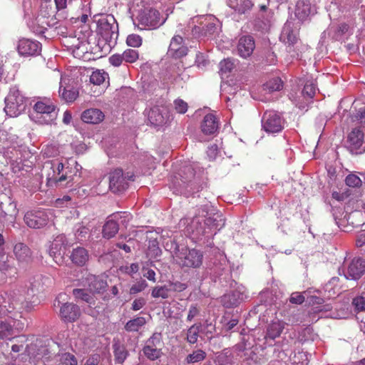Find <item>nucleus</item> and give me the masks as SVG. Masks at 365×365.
Returning <instances> with one entry per match:
<instances>
[{"label":"nucleus","instance_id":"obj_1","mask_svg":"<svg viewBox=\"0 0 365 365\" xmlns=\"http://www.w3.org/2000/svg\"><path fill=\"white\" fill-rule=\"evenodd\" d=\"M225 225V220L220 213L212 216L204 217L195 216L186 226L187 232L189 234L196 236L205 235H215L217 231L222 229Z\"/></svg>","mask_w":365,"mask_h":365},{"label":"nucleus","instance_id":"obj_2","mask_svg":"<svg viewBox=\"0 0 365 365\" xmlns=\"http://www.w3.org/2000/svg\"><path fill=\"white\" fill-rule=\"evenodd\" d=\"M57 114L55 105L49 99H45L35 103L30 118L38 124H51L56 119Z\"/></svg>","mask_w":365,"mask_h":365},{"label":"nucleus","instance_id":"obj_3","mask_svg":"<svg viewBox=\"0 0 365 365\" xmlns=\"http://www.w3.org/2000/svg\"><path fill=\"white\" fill-rule=\"evenodd\" d=\"M48 187H60L68 179L67 172L64 170V165L57 160L47 161L43 168Z\"/></svg>","mask_w":365,"mask_h":365},{"label":"nucleus","instance_id":"obj_4","mask_svg":"<svg viewBox=\"0 0 365 365\" xmlns=\"http://www.w3.org/2000/svg\"><path fill=\"white\" fill-rule=\"evenodd\" d=\"M118 29V24L113 15L102 17L98 21V34L110 46L116 43Z\"/></svg>","mask_w":365,"mask_h":365},{"label":"nucleus","instance_id":"obj_5","mask_svg":"<svg viewBox=\"0 0 365 365\" xmlns=\"http://www.w3.org/2000/svg\"><path fill=\"white\" fill-rule=\"evenodd\" d=\"M4 111L9 117H16L26 109V101L24 97L16 88L10 89L9 93L5 98Z\"/></svg>","mask_w":365,"mask_h":365},{"label":"nucleus","instance_id":"obj_6","mask_svg":"<svg viewBox=\"0 0 365 365\" xmlns=\"http://www.w3.org/2000/svg\"><path fill=\"white\" fill-rule=\"evenodd\" d=\"M138 26L140 29H155L162 26L166 18L160 16V12L154 9H145L140 11L138 17Z\"/></svg>","mask_w":365,"mask_h":365},{"label":"nucleus","instance_id":"obj_7","mask_svg":"<svg viewBox=\"0 0 365 365\" xmlns=\"http://www.w3.org/2000/svg\"><path fill=\"white\" fill-rule=\"evenodd\" d=\"M195 171L192 165H185L171 181L170 188L175 194L187 195L189 182L193 178Z\"/></svg>","mask_w":365,"mask_h":365},{"label":"nucleus","instance_id":"obj_8","mask_svg":"<svg viewBox=\"0 0 365 365\" xmlns=\"http://www.w3.org/2000/svg\"><path fill=\"white\" fill-rule=\"evenodd\" d=\"M53 16V9L50 6V10L46 14L38 13L34 19L29 20L27 24L34 33L43 34L48 27L53 26L56 24Z\"/></svg>","mask_w":365,"mask_h":365},{"label":"nucleus","instance_id":"obj_9","mask_svg":"<svg viewBox=\"0 0 365 365\" xmlns=\"http://www.w3.org/2000/svg\"><path fill=\"white\" fill-rule=\"evenodd\" d=\"M130 218V214L126 212H117L110 215L103 226V237L108 239L114 237L119 230L117 220H120L122 224H125L128 222Z\"/></svg>","mask_w":365,"mask_h":365},{"label":"nucleus","instance_id":"obj_10","mask_svg":"<svg viewBox=\"0 0 365 365\" xmlns=\"http://www.w3.org/2000/svg\"><path fill=\"white\" fill-rule=\"evenodd\" d=\"M69 246L67 238L64 235L56 236L48 247V255L58 264L61 265L64 262V255L67 247Z\"/></svg>","mask_w":365,"mask_h":365},{"label":"nucleus","instance_id":"obj_11","mask_svg":"<svg viewBox=\"0 0 365 365\" xmlns=\"http://www.w3.org/2000/svg\"><path fill=\"white\" fill-rule=\"evenodd\" d=\"M284 124V119L273 110L266 111L262 118V128L268 133H277L282 131Z\"/></svg>","mask_w":365,"mask_h":365},{"label":"nucleus","instance_id":"obj_12","mask_svg":"<svg viewBox=\"0 0 365 365\" xmlns=\"http://www.w3.org/2000/svg\"><path fill=\"white\" fill-rule=\"evenodd\" d=\"M66 297V294L63 293L57 297L58 306H60L59 316L64 322H73L79 318L81 310L76 304L73 303H61L60 300H64Z\"/></svg>","mask_w":365,"mask_h":365},{"label":"nucleus","instance_id":"obj_13","mask_svg":"<svg viewBox=\"0 0 365 365\" xmlns=\"http://www.w3.org/2000/svg\"><path fill=\"white\" fill-rule=\"evenodd\" d=\"M162 336L160 333H154L145 342L143 347V353L148 359L154 361L162 355L160 349Z\"/></svg>","mask_w":365,"mask_h":365},{"label":"nucleus","instance_id":"obj_14","mask_svg":"<svg viewBox=\"0 0 365 365\" xmlns=\"http://www.w3.org/2000/svg\"><path fill=\"white\" fill-rule=\"evenodd\" d=\"M179 263L188 267H198L202 262V253L195 249L182 250L177 256Z\"/></svg>","mask_w":365,"mask_h":365},{"label":"nucleus","instance_id":"obj_15","mask_svg":"<svg viewBox=\"0 0 365 365\" xmlns=\"http://www.w3.org/2000/svg\"><path fill=\"white\" fill-rule=\"evenodd\" d=\"M17 50L21 56H36L41 51V44L38 41L22 38L18 41Z\"/></svg>","mask_w":365,"mask_h":365},{"label":"nucleus","instance_id":"obj_16","mask_svg":"<svg viewBox=\"0 0 365 365\" xmlns=\"http://www.w3.org/2000/svg\"><path fill=\"white\" fill-rule=\"evenodd\" d=\"M133 175L125 177L121 169H115L110 173V188L113 192H120L128 187L126 178L132 180Z\"/></svg>","mask_w":365,"mask_h":365},{"label":"nucleus","instance_id":"obj_17","mask_svg":"<svg viewBox=\"0 0 365 365\" xmlns=\"http://www.w3.org/2000/svg\"><path fill=\"white\" fill-rule=\"evenodd\" d=\"M346 279H359L365 272V261L361 258H354L345 270L342 269Z\"/></svg>","mask_w":365,"mask_h":365},{"label":"nucleus","instance_id":"obj_18","mask_svg":"<svg viewBox=\"0 0 365 365\" xmlns=\"http://www.w3.org/2000/svg\"><path fill=\"white\" fill-rule=\"evenodd\" d=\"M71 79L66 76H61L59 95L67 103L73 102L78 96V91L68 85Z\"/></svg>","mask_w":365,"mask_h":365},{"label":"nucleus","instance_id":"obj_19","mask_svg":"<svg viewBox=\"0 0 365 365\" xmlns=\"http://www.w3.org/2000/svg\"><path fill=\"white\" fill-rule=\"evenodd\" d=\"M48 216L44 211L27 212L24 215L25 223L31 228L39 229L46 225Z\"/></svg>","mask_w":365,"mask_h":365},{"label":"nucleus","instance_id":"obj_20","mask_svg":"<svg viewBox=\"0 0 365 365\" xmlns=\"http://www.w3.org/2000/svg\"><path fill=\"white\" fill-rule=\"evenodd\" d=\"M247 297L245 289L243 287H238L236 289L224 294L221 302L224 307L230 308L237 306Z\"/></svg>","mask_w":365,"mask_h":365},{"label":"nucleus","instance_id":"obj_21","mask_svg":"<svg viewBox=\"0 0 365 365\" xmlns=\"http://www.w3.org/2000/svg\"><path fill=\"white\" fill-rule=\"evenodd\" d=\"M187 53V48L185 46L182 38L179 35L174 36L170 41L168 55L175 58H180L185 56Z\"/></svg>","mask_w":365,"mask_h":365},{"label":"nucleus","instance_id":"obj_22","mask_svg":"<svg viewBox=\"0 0 365 365\" xmlns=\"http://www.w3.org/2000/svg\"><path fill=\"white\" fill-rule=\"evenodd\" d=\"M364 142V133L359 128H354L348 135V147L352 153H361L359 150Z\"/></svg>","mask_w":365,"mask_h":365},{"label":"nucleus","instance_id":"obj_23","mask_svg":"<svg viewBox=\"0 0 365 365\" xmlns=\"http://www.w3.org/2000/svg\"><path fill=\"white\" fill-rule=\"evenodd\" d=\"M315 11V7L311 5L309 0H299L296 4L295 16L299 21H304Z\"/></svg>","mask_w":365,"mask_h":365},{"label":"nucleus","instance_id":"obj_24","mask_svg":"<svg viewBox=\"0 0 365 365\" xmlns=\"http://www.w3.org/2000/svg\"><path fill=\"white\" fill-rule=\"evenodd\" d=\"M255 48L253 38L250 36H245L240 38L237 45L239 55L242 58L249 57Z\"/></svg>","mask_w":365,"mask_h":365},{"label":"nucleus","instance_id":"obj_25","mask_svg":"<svg viewBox=\"0 0 365 365\" xmlns=\"http://www.w3.org/2000/svg\"><path fill=\"white\" fill-rule=\"evenodd\" d=\"M280 39L289 46L294 45L298 39V31L294 29L292 22L287 21L282 31Z\"/></svg>","mask_w":365,"mask_h":365},{"label":"nucleus","instance_id":"obj_26","mask_svg":"<svg viewBox=\"0 0 365 365\" xmlns=\"http://www.w3.org/2000/svg\"><path fill=\"white\" fill-rule=\"evenodd\" d=\"M86 283L88 287L90 292L93 293H100L105 290L107 287V282L101 277L89 274L86 278Z\"/></svg>","mask_w":365,"mask_h":365},{"label":"nucleus","instance_id":"obj_27","mask_svg":"<svg viewBox=\"0 0 365 365\" xmlns=\"http://www.w3.org/2000/svg\"><path fill=\"white\" fill-rule=\"evenodd\" d=\"M219 128L217 118L213 114H207L204 117L201 124V130L206 135L214 134Z\"/></svg>","mask_w":365,"mask_h":365},{"label":"nucleus","instance_id":"obj_28","mask_svg":"<svg viewBox=\"0 0 365 365\" xmlns=\"http://www.w3.org/2000/svg\"><path fill=\"white\" fill-rule=\"evenodd\" d=\"M285 327V323L280 320L272 322L267 328L266 335L264 339L267 341L269 339L274 341L278 338Z\"/></svg>","mask_w":365,"mask_h":365},{"label":"nucleus","instance_id":"obj_29","mask_svg":"<svg viewBox=\"0 0 365 365\" xmlns=\"http://www.w3.org/2000/svg\"><path fill=\"white\" fill-rule=\"evenodd\" d=\"M103 118L104 114L97 108L87 109L81 115L82 120L86 123L96 124L101 122Z\"/></svg>","mask_w":365,"mask_h":365},{"label":"nucleus","instance_id":"obj_30","mask_svg":"<svg viewBox=\"0 0 365 365\" xmlns=\"http://www.w3.org/2000/svg\"><path fill=\"white\" fill-rule=\"evenodd\" d=\"M165 108L163 106H155L148 112V118L151 124L159 125L165 122L164 112Z\"/></svg>","mask_w":365,"mask_h":365},{"label":"nucleus","instance_id":"obj_31","mask_svg":"<svg viewBox=\"0 0 365 365\" xmlns=\"http://www.w3.org/2000/svg\"><path fill=\"white\" fill-rule=\"evenodd\" d=\"M171 77L176 82L187 81L189 79V74L185 71L181 61L177 62L170 67Z\"/></svg>","mask_w":365,"mask_h":365},{"label":"nucleus","instance_id":"obj_32","mask_svg":"<svg viewBox=\"0 0 365 365\" xmlns=\"http://www.w3.org/2000/svg\"><path fill=\"white\" fill-rule=\"evenodd\" d=\"M70 257L73 263L78 266H83L88 260L89 255L85 248L78 247L73 250Z\"/></svg>","mask_w":365,"mask_h":365},{"label":"nucleus","instance_id":"obj_33","mask_svg":"<svg viewBox=\"0 0 365 365\" xmlns=\"http://www.w3.org/2000/svg\"><path fill=\"white\" fill-rule=\"evenodd\" d=\"M227 5L239 14H245L252 6L250 0H227Z\"/></svg>","mask_w":365,"mask_h":365},{"label":"nucleus","instance_id":"obj_34","mask_svg":"<svg viewBox=\"0 0 365 365\" xmlns=\"http://www.w3.org/2000/svg\"><path fill=\"white\" fill-rule=\"evenodd\" d=\"M0 271L9 277L16 274V269L10 264L9 257L3 252H0Z\"/></svg>","mask_w":365,"mask_h":365},{"label":"nucleus","instance_id":"obj_35","mask_svg":"<svg viewBox=\"0 0 365 365\" xmlns=\"http://www.w3.org/2000/svg\"><path fill=\"white\" fill-rule=\"evenodd\" d=\"M14 252L19 262H26L31 257L30 249L24 243H17L14 248Z\"/></svg>","mask_w":365,"mask_h":365},{"label":"nucleus","instance_id":"obj_36","mask_svg":"<svg viewBox=\"0 0 365 365\" xmlns=\"http://www.w3.org/2000/svg\"><path fill=\"white\" fill-rule=\"evenodd\" d=\"M146 324V319L143 317H138L129 320L125 325V329L129 332L138 331Z\"/></svg>","mask_w":365,"mask_h":365},{"label":"nucleus","instance_id":"obj_37","mask_svg":"<svg viewBox=\"0 0 365 365\" xmlns=\"http://www.w3.org/2000/svg\"><path fill=\"white\" fill-rule=\"evenodd\" d=\"M113 352L115 361L119 364H122L126 359L128 354L125 346L117 343L113 345Z\"/></svg>","mask_w":365,"mask_h":365},{"label":"nucleus","instance_id":"obj_38","mask_svg":"<svg viewBox=\"0 0 365 365\" xmlns=\"http://www.w3.org/2000/svg\"><path fill=\"white\" fill-rule=\"evenodd\" d=\"M207 354L205 351L202 349H197L193 351L191 354H188L185 359L187 364H195L203 361Z\"/></svg>","mask_w":365,"mask_h":365},{"label":"nucleus","instance_id":"obj_39","mask_svg":"<svg viewBox=\"0 0 365 365\" xmlns=\"http://www.w3.org/2000/svg\"><path fill=\"white\" fill-rule=\"evenodd\" d=\"M13 334V325L6 322H0V339H10Z\"/></svg>","mask_w":365,"mask_h":365},{"label":"nucleus","instance_id":"obj_40","mask_svg":"<svg viewBox=\"0 0 365 365\" xmlns=\"http://www.w3.org/2000/svg\"><path fill=\"white\" fill-rule=\"evenodd\" d=\"M170 291L171 288L168 286H157L152 290L151 295L154 298L161 297L163 299H167L169 297V292Z\"/></svg>","mask_w":365,"mask_h":365},{"label":"nucleus","instance_id":"obj_41","mask_svg":"<svg viewBox=\"0 0 365 365\" xmlns=\"http://www.w3.org/2000/svg\"><path fill=\"white\" fill-rule=\"evenodd\" d=\"M73 294L76 299H81L89 304H92L93 302V296L83 289H74L73 290Z\"/></svg>","mask_w":365,"mask_h":365},{"label":"nucleus","instance_id":"obj_42","mask_svg":"<svg viewBox=\"0 0 365 365\" xmlns=\"http://www.w3.org/2000/svg\"><path fill=\"white\" fill-rule=\"evenodd\" d=\"M108 78V74L99 70L93 71L90 76V82L94 85L100 86L103 84Z\"/></svg>","mask_w":365,"mask_h":365},{"label":"nucleus","instance_id":"obj_43","mask_svg":"<svg viewBox=\"0 0 365 365\" xmlns=\"http://www.w3.org/2000/svg\"><path fill=\"white\" fill-rule=\"evenodd\" d=\"M282 87V82L279 78H272L264 84V89L269 92L280 91Z\"/></svg>","mask_w":365,"mask_h":365},{"label":"nucleus","instance_id":"obj_44","mask_svg":"<svg viewBox=\"0 0 365 365\" xmlns=\"http://www.w3.org/2000/svg\"><path fill=\"white\" fill-rule=\"evenodd\" d=\"M200 324H194L187 329V340L190 344H195L197 341Z\"/></svg>","mask_w":365,"mask_h":365},{"label":"nucleus","instance_id":"obj_45","mask_svg":"<svg viewBox=\"0 0 365 365\" xmlns=\"http://www.w3.org/2000/svg\"><path fill=\"white\" fill-rule=\"evenodd\" d=\"M43 154L46 158H53L58 156L61 151L60 148L56 144L47 145L43 150Z\"/></svg>","mask_w":365,"mask_h":365},{"label":"nucleus","instance_id":"obj_46","mask_svg":"<svg viewBox=\"0 0 365 365\" xmlns=\"http://www.w3.org/2000/svg\"><path fill=\"white\" fill-rule=\"evenodd\" d=\"M89 232L90 230L88 227L83 226V225H79V227L76 229L75 236L78 242H83L87 240V238L89 237Z\"/></svg>","mask_w":365,"mask_h":365},{"label":"nucleus","instance_id":"obj_47","mask_svg":"<svg viewBox=\"0 0 365 365\" xmlns=\"http://www.w3.org/2000/svg\"><path fill=\"white\" fill-rule=\"evenodd\" d=\"M161 254V250L158 247V243L156 240H150L148 245V250L147 255L150 257H157Z\"/></svg>","mask_w":365,"mask_h":365},{"label":"nucleus","instance_id":"obj_48","mask_svg":"<svg viewBox=\"0 0 365 365\" xmlns=\"http://www.w3.org/2000/svg\"><path fill=\"white\" fill-rule=\"evenodd\" d=\"M138 52L134 49H127L122 53L123 61L127 63H133L138 58Z\"/></svg>","mask_w":365,"mask_h":365},{"label":"nucleus","instance_id":"obj_49","mask_svg":"<svg viewBox=\"0 0 365 365\" xmlns=\"http://www.w3.org/2000/svg\"><path fill=\"white\" fill-rule=\"evenodd\" d=\"M235 67L234 60L231 58L224 59L220 63V72L227 73L230 72Z\"/></svg>","mask_w":365,"mask_h":365},{"label":"nucleus","instance_id":"obj_50","mask_svg":"<svg viewBox=\"0 0 365 365\" xmlns=\"http://www.w3.org/2000/svg\"><path fill=\"white\" fill-rule=\"evenodd\" d=\"M62 365H77V360L70 353H63L58 356Z\"/></svg>","mask_w":365,"mask_h":365},{"label":"nucleus","instance_id":"obj_51","mask_svg":"<svg viewBox=\"0 0 365 365\" xmlns=\"http://www.w3.org/2000/svg\"><path fill=\"white\" fill-rule=\"evenodd\" d=\"M353 305L358 311H365V292L353 299Z\"/></svg>","mask_w":365,"mask_h":365},{"label":"nucleus","instance_id":"obj_52","mask_svg":"<svg viewBox=\"0 0 365 365\" xmlns=\"http://www.w3.org/2000/svg\"><path fill=\"white\" fill-rule=\"evenodd\" d=\"M126 43L131 47H139L142 44V38L138 34H130L128 36Z\"/></svg>","mask_w":365,"mask_h":365},{"label":"nucleus","instance_id":"obj_53","mask_svg":"<svg viewBox=\"0 0 365 365\" xmlns=\"http://www.w3.org/2000/svg\"><path fill=\"white\" fill-rule=\"evenodd\" d=\"M345 182L349 187H357L361 185V180L360 178L354 174L347 175L345 179Z\"/></svg>","mask_w":365,"mask_h":365},{"label":"nucleus","instance_id":"obj_54","mask_svg":"<svg viewBox=\"0 0 365 365\" xmlns=\"http://www.w3.org/2000/svg\"><path fill=\"white\" fill-rule=\"evenodd\" d=\"M316 93V86L313 83L307 82L303 88L302 93L304 96L312 98Z\"/></svg>","mask_w":365,"mask_h":365},{"label":"nucleus","instance_id":"obj_55","mask_svg":"<svg viewBox=\"0 0 365 365\" xmlns=\"http://www.w3.org/2000/svg\"><path fill=\"white\" fill-rule=\"evenodd\" d=\"M175 109L179 113L183 114L187 110V103L182 99H176L174 101Z\"/></svg>","mask_w":365,"mask_h":365},{"label":"nucleus","instance_id":"obj_56","mask_svg":"<svg viewBox=\"0 0 365 365\" xmlns=\"http://www.w3.org/2000/svg\"><path fill=\"white\" fill-rule=\"evenodd\" d=\"M219 148L216 144L210 145L207 150V155L210 160L216 159L219 154Z\"/></svg>","mask_w":365,"mask_h":365},{"label":"nucleus","instance_id":"obj_57","mask_svg":"<svg viewBox=\"0 0 365 365\" xmlns=\"http://www.w3.org/2000/svg\"><path fill=\"white\" fill-rule=\"evenodd\" d=\"M148 286L145 280H140L134 284L130 288V294H137L144 290Z\"/></svg>","mask_w":365,"mask_h":365},{"label":"nucleus","instance_id":"obj_58","mask_svg":"<svg viewBox=\"0 0 365 365\" xmlns=\"http://www.w3.org/2000/svg\"><path fill=\"white\" fill-rule=\"evenodd\" d=\"M200 313V309L195 304H192L189 308L187 321L191 322Z\"/></svg>","mask_w":365,"mask_h":365},{"label":"nucleus","instance_id":"obj_59","mask_svg":"<svg viewBox=\"0 0 365 365\" xmlns=\"http://www.w3.org/2000/svg\"><path fill=\"white\" fill-rule=\"evenodd\" d=\"M123 58H122V54L115 53L112 55L109 58V62L111 65L114 66H119L123 63Z\"/></svg>","mask_w":365,"mask_h":365},{"label":"nucleus","instance_id":"obj_60","mask_svg":"<svg viewBox=\"0 0 365 365\" xmlns=\"http://www.w3.org/2000/svg\"><path fill=\"white\" fill-rule=\"evenodd\" d=\"M289 301L292 304H301L304 301V297L301 293L294 292L291 295Z\"/></svg>","mask_w":365,"mask_h":365},{"label":"nucleus","instance_id":"obj_61","mask_svg":"<svg viewBox=\"0 0 365 365\" xmlns=\"http://www.w3.org/2000/svg\"><path fill=\"white\" fill-rule=\"evenodd\" d=\"M356 119L359 121L361 126H365V108H360L355 115Z\"/></svg>","mask_w":365,"mask_h":365},{"label":"nucleus","instance_id":"obj_62","mask_svg":"<svg viewBox=\"0 0 365 365\" xmlns=\"http://www.w3.org/2000/svg\"><path fill=\"white\" fill-rule=\"evenodd\" d=\"M145 304V300L143 298H138L133 301L132 304V309L133 311H138L142 309Z\"/></svg>","mask_w":365,"mask_h":365},{"label":"nucleus","instance_id":"obj_63","mask_svg":"<svg viewBox=\"0 0 365 365\" xmlns=\"http://www.w3.org/2000/svg\"><path fill=\"white\" fill-rule=\"evenodd\" d=\"M195 63H196L197 67L203 68V67L207 66V64L208 63V61L205 58L203 54L198 53L196 56Z\"/></svg>","mask_w":365,"mask_h":365},{"label":"nucleus","instance_id":"obj_64","mask_svg":"<svg viewBox=\"0 0 365 365\" xmlns=\"http://www.w3.org/2000/svg\"><path fill=\"white\" fill-rule=\"evenodd\" d=\"M356 244L357 247H362L365 245V230L358 233Z\"/></svg>","mask_w":365,"mask_h":365}]
</instances>
